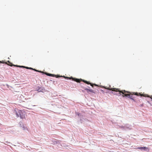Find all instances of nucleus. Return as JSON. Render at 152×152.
I'll return each mask as SVG.
<instances>
[{
	"mask_svg": "<svg viewBox=\"0 0 152 152\" xmlns=\"http://www.w3.org/2000/svg\"><path fill=\"white\" fill-rule=\"evenodd\" d=\"M14 111L17 117H18L19 116L21 118L23 119L25 118V112L23 110H18V111L15 110Z\"/></svg>",
	"mask_w": 152,
	"mask_h": 152,
	"instance_id": "obj_1",
	"label": "nucleus"
},
{
	"mask_svg": "<svg viewBox=\"0 0 152 152\" xmlns=\"http://www.w3.org/2000/svg\"><path fill=\"white\" fill-rule=\"evenodd\" d=\"M65 78H69L70 79H72V80L73 81H75L77 83H80L81 81H83L85 83L88 84H90L91 86L92 87H93V84L85 80H83L81 79H78L77 78H72V77L71 78H69V77H64Z\"/></svg>",
	"mask_w": 152,
	"mask_h": 152,
	"instance_id": "obj_2",
	"label": "nucleus"
},
{
	"mask_svg": "<svg viewBox=\"0 0 152 152\" xmlns=\"http://www.w3.org/2000/svg\"><path fill=\"white\" fill-rule=\"evenodd\" d=\"M104 88L110 90H111L113 91H116V92H118V94L121 95V93L124 94L125 92V91L124 90H123L120 91L119 89L116 88H110L109 87L107 88L106 87H104Z\"/></svg>",
	"mask_w": 152,
	"mask_h": 152,
	"instance_id": "obj_3",
	"label": "nucleus"
},
{
	"mask_svg": "<svg viewBox=\"0 0 152 152\" xmlns=\"http://www.w3.org/2000/svg\"><path fill=\"white\" fill-rule=\"evenodd\" d=\"M104 88L110 90H111L113 91H116V92H118V94L121 95V93L124 94L125 92V91L124 90H123L120 91L119 89L116 88H110L109 87L107 88L106 87H104Z\"/></svg>",
	"mask_w": 152,
	"mask_h": 152,
	"instance_id": "obj_4",
	"label": "nucleus"
},
{
	"mask_svg": "<svg viewBox=\"0 0 152 152\" xmlns=\"http://www.w3.org/2000/svg\"><path fill=\"white\" fill-rule=\"evenodd\" d=\"M131 93H130V92L125 91V92L124 94H123L121 93V95H122V96L123 97H124V96L128 97L130 99H131L133 100H134L133 98V97L132 96H130V95H131ZM118 95H120L119 94H118Z\"/></svg>",
	"mask_w": 152,
	"mask_h": 152,
	"instance_id": "obj_5",
	"label": "nucleus"
},
{
	"mask_svg": "<svg viewBox=\"0 0 152 152\" xmlns=\"http://www.w3.org/2000/svg\"><path fill=\"white\" fill-rule=\"evenodd\" d=\"M5 63L10 66H16L15 65H14L12 64L9 61H7V62H5Z\"/></svg>",
	"mask_w": 152,
	"mask_h": 152,
	"instance_id": "obj_6",
	"label": "nucleus"
},
{
	"mask_svg": "<svg viewBox=\"0 0 152 152\" xmlns=\"http://www.w3.org/2000/svg\"><path fill=\"white\" fill-rule=\"evenodd\" d=\"M137 149H140L141 150H145L146 149H148V148H147L146 147H138V148H137Z\"/></svg>",
	"mask_w": 152,
	"mask_h": 152,
	"instance_id": "obj_7",
	"label": "nucleus"
},
{
	"mask_svg": "<svg viewBox=\"0 0 152 152\" xmlns=\"http://www.w3.org/2000/svg\"><path fill=\"white\" fill-rule=\"evenodd\" d=\"M18 66L20 67H22L23 68H25L27 69H29V67H26L23 66Z\"/></svg>",
	"mask_w": 152,
	"mask_h": 152,
	"instance_id": "obj_8",
	"label": "nucleus"
},
{
	"mask_svg": "<svg viewBox=\"0 0 152 152\" xmlns=\"http://www.w3.org/2000/svg\"><path fill=\"white\" fill-rule=\"evenodd\" d=\"M46 74L48 76H53L54 75L53 74H49V73H46Z\"/></svg>",
	"mask_w": 152,
	"mask_h": 152,
	"instance_id": "obj_9",
	"label": "nucleus"
},
{
	"mask_svg": "<svg viewBox=\"0 0 152 152\" xmlns=\"http://www.w3.org/2000/svg\"><path fill=\"white\" fill-rule=\"evenodd\" d=\"M22 129L23 130H25L27 129V128L26 127H25L23 126V127H22Z\"/></svg>",
	"mask_w": 152,
	"mask_h": 152,
	"instance_id": "obj_10",
	"label": "nucleus"
},
{
	"mask_svg": "<svg viewBox=\"0 0 152 152\" xmlns=\"http://www.w3.org/2000/svg\"><path fill=\"white\" fill-rule=\"evenodd\" d=\"M89 91H90V92H91V93H93L94 94L95 93V92L93 90L90 89V90H89Z\"/></svg>",
	"mask_w": 152,
	"mask_h": 152,
	"instance_id": "obj_11",
	"label": "nucleus"
},
{
	"mask_svg": "<svg viewBox=\"0 0 152 152\" xmlns=\"http://www.w3.org/2000/svg\"><path fill=\"white\" fill-rule=\"evenodd\" d=\"M29 69H32V70H34L36 71H37V72H39V71H38L37 70H35V69H33L32 68H31V67H29Z\"/></svg>",
	"mask_w": 152,
	"mask_h": 152,
	"instance_id": "obj_12",
	"label": "nucleus"
},
{
	"mask_svg": "<svg viewBox=\"0 0 152 152\" xmlns=\"http://www.w3.org/2000/svg\"><path fill=\"white\" fill-rule=\"evenodd\" d=\"M134 94L135 95H137V96H138L139 95H140V94L139 93V94L138 93H135Z\"/></svg>",
	"mask_w": 152,
	"mask_h": 152,
	"instance_id": "obj_13",
	"label": "nucleus"
},
{
	"mask_svg": "<svg viewBox=\"0 0 152 152\" xmlns=\"http://www.w3.org/2000/svg\"><path fill=\"white\" fill-rule=\"evenodd\" d=\"M88 90H90V89H87V92L88 93H89L90 91Z\"/></svg>",
	"mask_w": 152,
	"mask_h": 152,
	"instance_id": "obj_14",
	"label": "nucleus"
},
{
	"mask_svg": "<svg viewBox=\"0 0 152 152\" xmlns=\"http://www.w3.org/2000/svg\"><path fill=\"white\" fill-rule=\"evenodd\" d=\"M0 62L2 63H5L4 62V61H0Z\"/></svg>",
	"mask_w": 152,
	"mask_h": 152,
	"instance_id": "obj_15",
	"label": "nucleus"
},
{
	"mask_svg": "<svg viewBox=\"0 0 152 152\" xmlns=\"http://www.w3.org/2000/svg\"><path fill=\"white\" fill-rule=\"evenodd\" d=\"M148 97H150L151 99H152V96H151V97H150L149 96H148Z\"/></svg>",
	"mask_w": 152,
	"mask_h": 152,
	"instance_id": "obj_16",
	"label": "nucleus"
},
{
	"mask_svg": "<svg viewBox=\"0 0 152 152\" xmlns=\"http://www.w3.org/2000/svg\"><path fill=\"white\" fill-rule=\"evenodd\" d=\"M84 89L87 91V89H88L87 88H85Z\"/></svg>",
	"mask_w": 152,
	"mask_h": 152,
	"instance_id": "obj_17",
	"label": "nucleus"
},
{
	"mask_svg": "<svg viewBox=\"0 0 152 152\" xmlns=\"http://www.w3.org/2000/svg\"><path fill=\"white\" fill-rule=\"evenodd\" d=\"M38 91H40V89H38Z\"/></svg>",
	"mask_w": 152,
	"mask_h": 152,
	"instance_id": "obj_18",
	"label": "nucleus"
},
{
	"mask_svg": "<svg viewBox=\"0 0 152 152\" xmlns=\"http://www.w3.org/2000/svg\"><path fill=\"white\" fill-rule=\"evenodd\" d=\"M82 91L83 92H85V91H84V90H82Z\"/></svg>",
	"mask_w": 152,
	"mask_h": 152,
	"instance_id": "obj_19",
	"label": "nucleus"
}]
</instances>
